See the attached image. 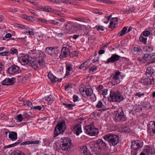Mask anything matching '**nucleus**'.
Here are the masks:
<instances>
[{
  "instance_id": "f257e3e1",
  "label": "nucleus",
  "mask_w": 155,
  "mask_h": 155,
  "mask_svg": "<svg viewBox=\"0 0 155 155\" xmlns=\"http://www.w3.org/2000/svg\"><path fill=\"white\" fill-rule=\"evenodd\" d=\"M108 99L110 101L119 103L123 100L124 97L120 91H110V97Z\"/></svg>"
},
{
  "instance_id": "603ef678",
  "label": "nucleus",
  "mask_w": 155,
  "mask_h": 155,
  "mask_svg": "<svg viewBox=\"0 0 155 155\" xmlns=\"http://www.w3.org/2000/svg\"><path fill=\"white\" fill-rule=\"evenodd\" d=\"M25 34L27 35H33L34 34L33 31H29L26 30L24 32Z\"/></svg>"
},
{
  "instance_id": "58836bf2",
  "label": "nucleus",
  "mask_w": 155,
  "mask_h": 155,
  "mask_svg": "<svg viewBox=\"0 0 155 155\" xmlns=\"http://www.w3.org/2000/svg\"><path fill=\"white\" fill-rule=\"evenodd\" d=\"M53 9H52L49 6L45 7L43 8V11L47 12H52Z\"/></svg>"
},
{
  "instance_id": "20e7f679",
  "label": "nucleus",
  "mask_w": 155,
  "mask_h": 155,
  "mask_svg": "<svg viewBox=\"0 0 155 155\" xmlns=\"http://www.w3.org/2000/svg\"><path fill=\"white\" fill-rule=\"evenodd\" d=\"M44 64V61L42 59L32 58L30 60V58H29L28 64L31 66L34 69H37L39 67H43Z\"/></svg>"
},
{
  "instance_id": "5fc2aeb1",
  "label": "nucleus",
  "mask_w": 155,
  "mask_h": 155,
  "mask_svg": "<svg viewBox=\"0 0 155 155\" xmlns=\"http://www.w3.org/2000/svg\"><path fill=\"white\" fill-rule=\"evenodd\" d=\"M8 54V51H4L0 52V56H7Z\"/></svg>"
},
{
  "instance_id": "c756f323",
  "label": "nucleus",
  "mask_w": 155,
  "mask_h": 155,
  "mask_svg": "<svg viewBox=\"0 0 155 155\" xmlns=\"http://www.w3.org/2000/svg\"><path fill=\"white\" fill-rule=\"evenodd\" d=\"M48 77L52 82H56L58 80V79L52 74H48Z\"/></svg>"
},
{
  "instance_id": "393cba45",
  "label": "nucleus",
  "mask_w": 155,
  "mask_h": 155,
  "mask_svg": "<svg viewBox=\"0 0 155 155\" xmlns=\"http://www.w3.org/2000/svg\"><path fill=\"white\" fill-rule=\"evenodd\" d=\"M127 26L124 27L122 30L118 33V35L119 37H121L128 33L127 32Z\"/></svg>"
},
{
  "instance_id": "b1692460",
  "label": "nucleus",
  "mask_w": 155,
  "mask_h": 155,
  "mask_svg": "<svg viewBox=\"0 0 155 155\" xmlns=\"http://www.w3.org/2000/svg\"><path fill=\"white\" fill-rule=\"evenodd\" d=\"M66 73L65 76V78H67L68 76L70 73L71 71H72V66L70 64H68L66 65Z\"/></svg>"
},
{
  "instance_id": "de8ad7c7",
  "label": "nucleus",
  "mask_w": 155,
  "mask_h": 155,
  "mask_svg": "<svg viewBox=\"0 0 155 155\" xmlns=\"http://www.w3.org/2000/svg\"><path fill=\"white\" fill-rule=\"evenodd\" d=\"M150 32L149 30L144 31L143 32V35L146 37L149 36L150 35Z\"/></svg>"
},
{
  "instance_id": "f704fd0d",
  "label": "nucleus",
  "mask_w": 155,
  "mask_h": 155,
  "mask_svg": "<svg viewBox=\"0 0 155 155\" xmlns=\"http://www.w3.org/2000/svg\"><path fill=\"white\" fill-rule=\"evenodd\" d=\"M145 150L146 153L148 155H150V154H151L153 153V150L152 148L151 147L147 148L145 149Z\"/></svg>"
},
{
  "instance_id": "680f3d73",
  "label": "nucleus",
  "mask_w": 155,
  "mask_h": 155,
  "mask_svg": "<svg viewBox=\"0 0 155 155\" xmlns=\"http://www.w3.org/2000/svg\"><path fill=\"white\" fill-rule=\"evenodd\" d=\"M121 72L118 71H117L115 73V74L113 76L116 77H119V76Z\"/></svg>"
},
{
  "instance_id": "13d9d810",
  "label": "nucleus",
  "mask_w": 155,
  "mask_h": 155,
  "mask_svg": "<svg viewBox=\"0 0 155 155\" xmlns=\"http://www.w3.org/2000/svg\"><path fill=\"white\" fill-rule=\"evenodd\" d=\"M69 1L68 0H60V1H59V2H56V3H58L59 4H60L61 2H62L64 3H67L69 2Z\"/></svg>"
},
{
  "instance_id": "ddd939ff",
  "label": "nucleus",
  "mask_w": 155,
  "mask_h": 155,
  "mask_svg": "<svg viewBox=\"0 0 155 155\" xmlns=\"http://www.w3.org/2000/svg\"><path fill=\"white\" fill-rule=\"evenodd\" d=\"M19 67L14 64L9 68L7 71L9 74H13L16 72L19 73Z\"/></svg>"
},
{
  "instance_id": "9d476101",
  "label": "nucleus",
  "mask_w": 155,
  "mask_h": 155,
  "mask_svg": "<svg viewBox=\"0 0 155 155\" xmlns=\"http://www.w3.org/2000/svg\"><path fill=\"white\" fill-rule=\"evenodd\" d=\"M147 131L150 136L155 134V121H151L147 125Z\"/></svg>"
},
{
  "instance_id": "c03bdc74",
  "label": "nucleus",
  "mask_w": 155,
  "mask_h": 155,
  "mask_svg": "<svg viewBox=\"0 0 155 155\" xmlns=\"http://www.w3.org/2000/svg\"><path fill=\"white\" fill-rule=\"evenodd\" d=\"M97 68L96 66H93L91 67V68L89 70V73H91L95 71Z\"/></svg>"
},
{
  "instance_id": "a18cd8bd",
  "label": "nucleus",
  "mask_w": 155,
  "mask_h": 155,
  "mask_svg": "<svg viewBox=\"0 0 155 155\" xmlns=\"http://www.w3.org/2000/svg\"><path fill=\"white\" fill-rule=\"evenodd\" d=\"M103 106L104 105L101 101H98L97 104L96 105V107L99 108H102Z\"/></svg>"
},
{
  "instance_id": "ea45409f",
  "label": "nucleus",
  "mask_w": 155,
  "mask_h": 155,
  "mask_svg": "<svg viewBox=\"0 0 155 155\" xmlns=\"http://www.w3.org/2000/svg\"><path fill=\"white\" fill-rule=\"evenodd\" d=\"M108 90L107 89H103L100 91V92L99 93L100 95H105L107 94Z\"/></svg>"
},
{
  "instance_id": "1a4fd4ad",
  "label": "nucleus",
  "mask_w": 155,
  "mask_h": 155,
  "mask_svg": "<svg viewBox=\"0 0 155 155\" xmlns=\"http://www.w3.org/2000/svg\"><path fill=\"white\" fill-rule=\"evenodd\" d=\"M131 147L134 150H140L143 146V143L142 140H136L131 142Z\"/></svg>"
},
{
  "instance_id": "cd10ccee",
  "label": "nucleus",
  "mask_w": 155,
  "mask_h": 155,
  "mask_svg": "<svg viewBox=\"0 0 155 155\" xmlns=\"http://www.w3.org/2000/svg\"><path fill=\"white\" fill-rule=\"evenodd\" d=\"M45 99L46 101L48 102V103L49 104H50L54 100V98L51 95L49 96L45 97Z\"/></svg>"
},
{
  "instance_id": "09e8293b",
  "label": "nucleus",
  "mask_w": 155,
  "mask_h": 155,
  "mask_svg": "<svg viewBox=\"0 0 155 155\" xmlns=\"http://www.w3.org/2000/svg\"><path fill=\"white\" fill-rule=\"evenodd\" d=\"M53 12L54 13L56 14L59 15L61 16H62L63 14L60 12L57 11L54 9H53Z\"/></svg>"
},
{
  "instance_id": "2f4dec72",
  "label": "nucleus",
  "mask_w": 155,
  "mask_h": 155,
  "mask_svg": "<svg viewBox=\"0 0 155 155\" xmlns=\"http://www.w3.org/2000/svg\"><path fill=\"white\" fill-rule=\"evenodd\" d=\"M88 99L92 103L96 100V98L94 94H91L88 97Z\"/></svg>"
},
{
  "instance_id": "4c0bfd02",
  "label": "nucleus",
  "mask_w": 155,
  "mask_h": 155,
  "mask_svg": "<svg viewBox=\"0 0 155 155\" xmlns=\"http://www.w3.org/2000/svg\"><path fill=\"white\" fill-rule=\"evenodd\" d=\"M23 104L24 105L30 107L32 104V103L30 101L26 100L23 101Z\"/></svg>"
},
{
  "instance_id": "aec40b11",
  "label": "nucleus",
  "mask_w": 155,
  "mask_h": 155,
  "mask_svg": "<svg viewBox=\"0 0 155 155\" xmlns=\"http://www.w3.org/2000/svg\"><path fill=\"white\" fill-rule=\"evenodd\" d=\"M74 133L77 135L78 136L82 132L81 125L77 124L74 127Z\"/></svg>"
},
{
  "instance_id": "338daca9",
  "label": "nucleus",
  "mask_w": 155,
  "mask_h": 155,
  "mask_svg": "<svg viewBox=\"0 0 155 155\" xmlns=\"http://www.w3.org/2000/svg\"><path fill=\"white\" fill-rule=\"evenodd\" d=\"M100 2L105 3H109L110 2V1L108 0H100Z\"/></svg>"
},
{
  "instance_id": "c9c22d12",
  "label": "nucleus",
  "mask_w": 155,
  "mask_h": 155,
  "mask_svg": "<svg viewBox=\"0 0 155 155\" xmlns=\"http://www.w3.org/2000/svg\"><path fill=\"white\" fill-rule=\"evenodd\" d=\"M81 152H83L85 155H87V148L86 146H82L81 147Z\"/></svg>"
},
{
  "instance_id": "69168bd1",
  "label": "nucleus",
  "mask_w": 155,
  "mask_h": 155,
  "mask_svg": "<svg viewBox=\"0 0 155 155\" xmlns=\"http://www.w3.org/2000/svg\"><path fill=\"white\" fill-rule=\"evenodd\" d=\"M17 27L21 28H25V26L20 24H17Z\"/></svg>"
},
{
  "instance_id": "6e6d98bb",
  "label": "nucleus",
  "mask_w": 155,
  "mask_h": 155,
  "mask_svg": "<svg viewBox=\"0 0 155 155\" xmlns=\"http://www.w3.org/2000/svg\"><path fill=\"white\" fill-rule=\"evenodd\" d=\"M139 51V49L137 47L135 46L134 48L133 51L134 54H136L137 52Z\"/></svg>"
},
{
  "instance_id": "4468645a",
  "label": "nucleus",
  "mask_w": 155,
  "mask_h": 155,
  "mask_svg": "<svg viewBox=\"0 0 155 155\" xmlns=\"http://www.w3.org/2000/svg\"><path fill=\"white\" fill-rule=\"evenodd\" d=\"M68 23L69 24L68 25L66 24L65 25L66 28H67V26H68L70 28H74V30L77 31L81 30L82 29L81 25L80 24L75 25L74 23L72 22H71L70 21L68 22Z\"/></svg>"
},
{
  "instance_id": "37998d69",
  "label": "nucleus",
  "mask_w": 155,
  "mask_h": 155,
  "mask_svg": "<svg viewBox=\"0 0 155 155\" xmlns=\"http://www.w3.org/2000/svg\"><path fill=\"white\" fill-rule=\"evenodd\" d=\"M16 120H18L19 122H21L23 119V117L21 114H19L17 115L16 117Z\"/></svg>"
},
{
  "instance_id": "7ed1b4c3",
  "label": "nucleus",
  "mask_w": 155,
  "mask_h": 155,
  "mask_svg": "<svg viewBox=\"0 0 155 155\" xmlns=\"http://www.w3.org/2000/svg\"><path fill=\"white\" fill-rule=\"evenodd\" d=\"M103 138L105 140L108 141L110 146H115L119 142V137L117 135L108 134L104 136Z\"/></svg>"
},
{
  "instance_id": "bf43d9fd",
  "label": "nucleus",
  "mask_w": 155,
  "mask_h": 155,
  "mask_svg": "<svg viewBox=\"0 0 155 155\" xmlns=\"http://www.w3.org/2000/svg\"><path fill=\"white\" fill-rule=\"evenodd\" d=\"M72 87V84H68L65 87V89L66 90L68 91L69 90V88Z\"/></svg>"
},
{
  "instance_id": "774afa93",
  "label": "nucleus",
  "mask_w": 155,
  "mask_h": 155,
  "mask_svg": "<svg viewBox=\"0 0 155 155\" xmlns=\"http://www.w3.org/2000/svg\"><path fill=\"white\" fill-rule=\"evenodd\" d=\"M105 52V51L104 50H100L98 52V54L99 55L104 54Z\"/></svg>"
},
{
  "instance_id": "7c9ffc66",
  "label": "nucleus",
  "mask_w": 155,
  "mask_h": 155,
  "mask_svg": "<svg viewBox=\"0 0 155 155\" xmlns=\"http://www.w3.org/2000/svg\"><path fill=\"white\" fill-rule=\"evenodd\" d=\"M87 68V61L86 60L85 62L81 64L79 67V68L83 69L84 72H85L86 69Z\"/></svg>"
},
{
  "instance_id": "f8f14e48",
  "label": "nucleus",
  "mask_w": 155,
  "mask_h": 155,
  "mask_svg": "<svg viewBox=\"0 0 155 155\" xmlns=\"http://www.w3.org/2000/svg\"><path fill=\"white\" fill-rule=\"evenodd\" d=\"M120 56L116 54H113L111 57L108 58L105 63L108 64L110 63H114L119 60Z\"/></svg>"
},
{
  "instance_id": "2eb2a0df",
  "label": "nucleus",
  "mask_w": 155,
  "mask_h": 155,
  "mask_svg": "<svg viewBox=\"0 0 155 155\" xmlns=\"http://www.w3.org/2000/svg\"><path fill=\"white\" fill-rule=\"evenodd\" d=\"M15 82V79L14 78H6L2 82V84L4 85H12Z\"/></svg>"
},
{
  "instance_id": "0eeeda50",
  "label": "nucleus",
  "mask_w": 155,
  "mask_h": 155,
  "mask_svg": "<svg viewBox=\"0 0 155 155\" xmlns=\"http://www.w3.org/2000/svg\"><path fill=\"white\" fill-rule=\"evenodd\" d=\"M65 122L61 121L58 123L55 127L54 132L55 137L57 136L59 134L63 133L65 128Z\"/></svg>"
},
{
  "instance_id": "f3484780",
  "label": "nucleus",
  "mask_w": 155,
  "mask_h": 155,
  "mask_svg": "<svg viewBox=\"0 0 155 155\" xmlns=\"http://www.w3.org/2000/svg\"><path fill=\"white\" fill-rule=\"evenodd\" d=\"M29 58H30L29 56L26 55L20 57L19 61L22 65H25L28 64Z\"/></svg>"
},
{
  "instance_id": "e2e57ef3",
  "label": "nucleus",
  "mask_w": 155,
  "mask_h": 155,
  "mask_svg": "<svg viewBox=\"0 0 155 155\" xmlns=\"http://www.w3.org/2000/svg\"><path fill=\"white\" fill-rule=\"evenodd\" d=\"M33 108L35 110H40L41 109L42 107L40 106H34Z\"/></svg>"
},
{
  "instance_id": "4d7b16f0",
  "label": "nucleus",
  "mask_w": 155,
  "mask_h": 155,
  "mask_svg": "<svg viewBox=\"0 0 155 155\" xmlns=\"http://www.w3.org/2000/svg\"><path fill=\"white\" fill-rule=\"evenodd\" d=\"M146 49H147V51H151L153 50V47L150 46H146L145 47Z\"/></svg>"
},
{
  "instance_id": "f03ea898",
  "label": "nucleus",
  "mask_w": 155,
  "mask_h": 155,
  "mask_svg": "<svg viewBox=\"0 0 155 155\" xmlns=\"http://www.w3.org/2000/svg\"><path fill=\"white\" fill-rule=\"evenodd\" d=\"M88 147H89L92 150H94V148H97L101 150H105L107 147V144L102 139H99L96 142H91L88 144Z\"/></svg>"
},
{
  "instance_id": "e433bc0d",
  "label": "nucleus",
  "mask_w": 155,
  "mask_h": 155,
  "mask_svg": "<svg viewBox=\"0 0 155 155\" xmlns=\"http://www.w3.org/2000/svg\"><path fill=\"white\" fill-rule=\"evenodd\" d=\"M121 130L122 132L124 133H128L130 132V129L127 127H122Z\"/></svg>"
},
{
  "instance_id": "a211bd4d",
  "label": "nucleus",
  "mask_w": 155,
  "mask_h": 155,
  "mask_svg": "<svg viewBox=\"0 0 155 155\" xmlns=\"http://www.w3.org/2000/svg\"><path fill=\"white\" fill-rule=\"evenodd\" d=\"M154 79L153 77H147L144 80L143 84L144 85H149L154 84Z\"/></svg>"
},
{
  "instance_id": "3c124183",
  "label": "nucleus",
  "mask_w": 155,
  "mask_h": 155,
  "mask_svg": "<svg viewBox=\"0 0 155 155\" xmlns=\"http://www.w3.org/2000/svg\"><path fill=\"white\" fill-rule=\"evenodd\" d=\"M103 86L102 85H99L97 87L96 89L99 93L100 92V91H101L103 89Z\"/></svg>"
},
{
  "instance_id": "4be33fe9",
  "label": "nucleus",
  "mask_w": 155,
  "mask_h": 155,
  "mask_svg": "<svg viewBox=\"0 0 155 155\" xmlns=\"http://www.w3.org/2000/svg\"><path fill=\"white\" fill-rule=\"evenodd\" d=\"M145 74L147 77H152V75L153 74V69L152 67H148L146 69Z\"/></svg>"
},
{
  "instance_id": "473e14b6",
  "label": "nucleus",
  "mask_w": 155,
  "mask_h": 155,
  "mask_svg": "<svg viewBox=\"0 0 155 155\" xmlns=\"http://www.w3.org/2000/svg\"><path fill=\"white\" fill-rule=\"evenodd\" d=\"M20 143V141L19 140H18V142H16L15 143L4 146V148L6 149V148H9L10 147H14V146H16L18 144Z\"/></svg>"
},
{
  "instance_id": "c85d7f7f",
  "label": "nucleus",
  "mask_w": 155,
  "mask_h": 155,
  "mask_svg": "<svg viewBox=\"0 0 155 155\" xmlns=\"http://www.w3.org/2000/svg\"><path fill=\"white\" fill-rule=\"evenodd\" d=\"M153 54H145L143 57V59L144 60L148 61L151 58L152 59L154 58Z\"/></svg>"
},
{
  "instance_id": "6ab92c4d",
  "label": "nucleus",
  "mask_w": 155,
  "mask_h": 155,
  "mask_svg": "<svg viewBox=\"0 0 155 155\" xmlns=\"http://www.w3.org/2000/svg\"><path fill=\"white\" fill-rule=\"evenodd\" d=\"M118 23V20L116 18H112L109 25V28L113 29L116 27Z\"/></svg>"
},
{
  "instance_id": "39448f33",
  "label": "nucleus",
  "mask_w": 155,
  "mask_h": 155,
  "mask_svg": "<svg viewBox=\"0 0 155 155\" xmlns=\"http://www.w3.org/2000/svg\"><path fill=\"white\" fill-rule=\"evenodd\" d=\"M115 114V121L116 122H123L126 121V117L123 110L119 109L117 110L114 111Z\"/></svg>"
},
{
  "instance_id": "052dcab7",
  "label": "nucleus",
  "mask_w": 155,
  "mask_h": 155,
  "mask_svg": "<svg viewBox=\"0 0 155 155\" xmlns=\"http://www.w3.org/2000/svg\"><path fill=\"white\" fill-rule=\"evenodd\" d=\"M78 96L76 95H74L73 97V101L74 102H75L78 101Z\"/></svg>"
},
{
  "instance_id": "6e6552de",
  "label": "nucleus",
  "mask_w": 155,
  "mask_h": 155,
  "mask_svg": "<svg viewBox=\"0 0 155 155\" xmlns=\"http://www.w3.org/2000/svg\"><path fill=\"white\" fill-rule=\"evenodd\" d=\"M94 124L88 125V135L91 136H97L99 134L98 130L94 127Z\"/></svg>"
},
{
  "instance_id": "412c9836",
  "label": "nucleus",
  "mask_w": 155,
  "mask_h": 155,
  "mask_svg": "<svg viewBox=\"0 0 155 155\" xmlns=\"http://www.w3.org/2000/svg\"><path fill=\"white\" fill-rule=\"evenodd\" d=\"M110 80L112 84L115 85L119 83L120 82V78L119 77H116L114 76H111Z\"/></svg>"
},
{
  "instance_id": "8fccbe9b",
  "label": "nucleus",
  "mask_w": 155,
  "mask_h": 155,
  "mask_svg": "<svg viewBox=\"0 0 155 155\" xmlns=\"http://www.w3.org/2000/svg\"><path fill=\"white\" fill-rule=\"evenodd\" d=\"M93 91L91 88L88 87V97L93 94Z\"/></svg>"
},
{
  "instance_id": "49530a36",
  "label": "nucleus",
  "mask_w": 155,
  "mask_h": 155,
  "mask_svg": "<svg viewBox=\"0 0 155 155\" xmlns=\"http://www.w3.org/2000/svg\"><path fill=\"white\" fill-rule=\"evenodd\" d=\"M10 53L12 54H17L18 52L17 49L13 48L11 49Z\"/></svg>"
},
{
  "instance_id": "864d4df0",
  "label": "nucleus",
  "mask_w": 155,
  "mask_h": 155,
  "mask_svg": "<svg viewBox=\"0 0 155 155\" xmlns=\"http://www.w3.org/2000/svg\"><path fill=\"white\" fill-rule=\"evenodd\" d=\"M144 95V93H141L140 92L137 93L136 94H135V96H137L138 97H140L141 96H143Z\"/></svg>"
},
{
  "instance_id": "79ce46f5",
  "label": "nucleus",
  "mask_w": 155,
  "mask_h": 155,
  "mask_svg": "<svg viewBox=\"0 0 155 155\" xmlns=\"http://www.w3.org/2000/svg\"><path fill=\"white\" fill-rule=\"evenodd\" d=\"M139 40L140 41L143 43L144 44H146L147 43V38H144L143 36L140 35L139 37Z\"/></svg>"
},
{
  "instance_id": "72a5a7b5",
  "label": "nucleus",
  "mask_w": 155,
  "mask_h": 155,
  "mask_svg": "<svg viewBox=\"0 0 155 155\" xmlns=\"http://www.w3.org/2000/svg\"><path fill=\"white\" fill-rule=\"evenodd\" d=\"M63 105H64L66 107H68L69 110H72L73 109V107L75 105L74 104H71L67 103H63Z\"/></svg>"
},
{
  "instance_id": "9b49d317",
  "label": "nucleus",
  "mask_w": 155,
  "mask_h": 155,
  "mask_svg": "<svg viewBox=\"0 0 155 155\" xmlns=\"http://www.w3.org/2000/svg\"><path fill=\"white\" fill-rule=\"evenodd\" d=\"M46 53L50 55L57 54L59 52V49L58 47H48L45 49Z\"/></svg>"
},
{
  "instance_id": "bb28decb",
  "label": "nucleus",
  "mask_w": 155,
  "mask_h": 155,
  "mask_svg": "<svg viewBox=\"0 0 155 155\" xmlns=\"http://www.w3.org/2000/svg\"><path fill=\"white\" fill-rule=\"evenodd\" d=\"M40 143V141L39 140H36L35 141H26L24 142H22L21 144V145H28L29 144H39Z\"/></svg>"
},
{
  "instance_id": "a878e982",
  "label": "nucleus",
  "mask_w": 155,
  "mask_h": 155,
  "mask_svg": "<svg viewBox=\"0 0 155 155\" xmlns=\"http://www.w3.org/2000/svg\"><path fill=\"white\" fill-rule=\"evenodd\" d=\"M8 137L11 140L14 141L17 139V134L16 132H12L9 134Z\"/></svg>"
},
{
  "instance_id": "0e129e2a",
  "label": "nucleus",
  "mask_w": 155,
  "mask_h": 155,
  "mask_svg": "<svg viewBox=\"0 0 155 155\" xmlns=\"http://www.w3.org/2000/svg\"><path fill=\"white\" fill-rule=\"evenodd\" d=\"M28 11L33 14L35 16H37V15L36 14L35 12L31 9H28Z\"/></svg>"
},
{
  "instance_id": "423d86ee",
  "label": "nucleus",
  "mask_w": 155,
  "mask_h": 155,
  "mask_svg": "<svg viewBox=\"0 0 155 155\" xmlns=\"http://www.w3.org/2000/svg\"><path fill=\"white\" fill-rule=\"evenodd\" d=\"M62 141L60 144L61 149L64 151L67 150L71 147V140L68 138L64 137L61 139Z\"/></svg>"
},
{
  "instance_id": "5701e85b",
  "label": "nucleus",
  "mask_w": 155,
  "mask_h": 155,
  "mask_svg": "<svg viewBox=\"0 0 155 155\" xmlns=\"http://www.w3.org/2000/svg\"><path fill=\"white\" fill-rule=\"evenodd\" d=\"M80 91L82 96L84 97L87 96V89L86 87L83 86L80 88Z\"/></svg>"
},
{
  "instance_id": "a19ab883",
  "label": "nucleus",
  "mask_w": 155,
  "mask_h": 155,
  "mask_svg": "<svg viewBox=\"0 0 155 155\" xmlns=\"http://www.w3.org/2000/svg\"><path fill=\"white\" fill-rule=\"evenodd\" d=\"M95 29H96V30L97 31H103L104 30V27L101 25H97L94 28Z\"/></svg>"
},
{
  "instance_id": "dca6fc26",
  "label": "nucleus",
  "mask_w": 155,
  "mask_h": 155,
  "mask_svg": "<svg viewBox=\"0 0 155 155\" xmlns=\"http://www.w3.org/2000/svg\"><path fill=\"white\" fill-rule=\"evenodd\" d=\"M69 54V50L66 47H64L62 48L61 51V54L60 56L61 58H64L67 57Z\"/></svg>"
}]
</instances>
